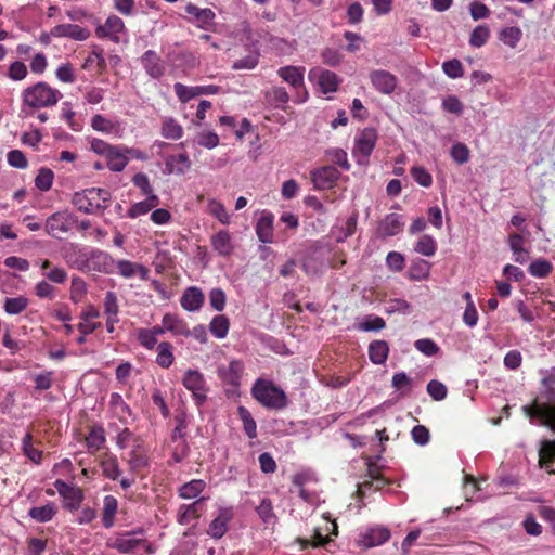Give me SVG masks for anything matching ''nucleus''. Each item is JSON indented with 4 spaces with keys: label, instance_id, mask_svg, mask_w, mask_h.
I'll return each mask as SVG.
<instances>
[{
    "label": "nucleus",
    "instance_id": "obj_1",
    "mask_svg": "<svg viewBox=\"0 0 555 555\" xmlns=\"http://www.w3.org/2000/svg\"><path fill=\"white\" fill-rule=\"evenodd\" d=\"M22 113L29 115L28 109H40L55 106L63 98L60 90L46 81L36 82L22 91Z\"/></svg>",
    "mask_w": 555,
    "mask_h": 555
},
{
    "label": "nucleus",
    "instance_id": "obj_2",
    "mask_svg": "<svg viewBox=\"0 0 555 555\" xmlns=\"http://www.w3.org/2000/svg\"><path fill=\"white\" fill-rule=\"evenodd\" d=\"M112 199L108 190L102 188H90L75 192L72 203L78 210L88 215L103 214Z\"/></svg>",
    "mask_w": 555,
    "mask_h": 555
},
{
    "label": "nucleus",
    "instance_id": "obj_3",
    "mask_svg": "<svg viewBox=\"0 0 555 555\" xmlns=\"http://www.w3.org/2000/svg\"><path fill=\"white\" fill-rule=\"evenodd\" d=\"M251 396L271 410H283L289 403L285 391L269 379L258 378L251 387Z\"/></svg>",
    "mask_w": 555,
    "mask_h": 555
},
{
    "label": "nucleus",
    "instance_id": "obj_4",
    "mask_svg": "<svg viewBox=\"0 0 555 555\" xmlns=\"http://www.w3.org/2000/svg\"><path fill=\"white\" fill-rule=\"evenodd\" d=\"M91 151L106 157V166L111 171L121 172L128 165L129 158L124 145H112L102 139L91 141Z\"/></svg>",
    "mask_w": 555,
    "mask_h": 555
},
{
    "label": "nucleus",
    "instance_id": "obj_5",
    "mask_svg": "<svg viewBox=\"0 0 555 555\" xmlns=\"http://www.w3.org/2000/svg\"><path fill=\"white\" fill-rule=\"evenodd\" d=\"M377 132L374 128H364L354 140L352 155L357 157L359 165L367 164L369 157L375 149Z\"/></svg>",
    "mask_w": 555,
    "mask_h": 555
},
{
    "label": "nucleus",
    "instance_id": "obj_6",
    "mask_svg": "<svg viewBox=\"0 0 555 555\" xmlns=\"http://www.w3.org/2000/svg\"><path fill=\"white\" fill-rule=\"evenodd\" d=\"M184 387L193 395V399L197 406L203 405L207 400L208 387L204 375L196 370H188L182 378Z\"/></svg>",
    "mask_w": 555,
    "mask_h": 555
},
{
    "label": "nucleus",
    "instance_id": "obj_7",
    "mask_svg": "<svg viewBox=\"0 0 555 555\" xmlns=\"http://www.w3.org/2000/svg\"><path fill=\"white\" fill-rule=\"evenodd\" d=\"M85 272L109 274L115 271V260L105 251L89 247Z\"/></svg>",
    "mask_w": 555,
    "mask_h": 555
},
{
    "label": "nucleus",
    "instance_id": "obj_8",
    "mask_svg": "<svg viewBox=\"0 0 555 555\" xmlns=\"http://www.w3.org/2000/svg\"><path fill=\"white\" fill-rule=\"evenodd\" d=\"M88 251L89 246H80L78 244L69 243L62 247L61 256L69 268L85 272Z\"/></svg>",
    "mask_w": 555,
    "mask_h": 555
},
{
    "label": "nucleus",
    "instance_id": "obj_9",
    "mask_svg": "<svg viewBox=\"0 0 555 555\" xmlns=\"http://www.w3.org/2000/svg\"><path fill=\"white\" fill-rule=\"evenodd\" d=\"M143 533L144 530L142 528L119 533L115 539L108 542V546L121 554H130L141 544L145 543V539L135 538L137 534Z\"/></svg>",
    "mask_w": 555,
    "mask_h": 555
},
{
    "label": "nucleus",
    "instance_id": "obj_10",
    "mask_svg": "<svg viewBox=\"0 0 555 555\" xmlns=\"http://www.w3.org/2000/svg\"><path fill=\"white\" fill-rule=\"evenodd\" d=\"M75 221L74 215L67 211H59L47 219L46 231L50 236L60 238L62 234L67 233L72 229Z\"/></svg>",
    "mask_w": 555,
    "mask_h": 555
},
{
    "label": "nucleus",
    "instance_id": "obj_11",
    "mask_svg": "<svg viewBox=\"0 0 555 555\" xmlns=\"http://www.w3.org/2000/svg\"><path fill=\"white\" fill-rule=\"evenodd\" d=\"M522 411L531 421L537 418L540 425L555 431V405L538 404L534 402L532 405H524Z\"/></svg>",
    "mask_w": 555,
    "mask_h": 555
},
{
    "label": "nucleus",
    "instance_id": "obj_12",
    "mask_svg": "<svg viewBox=\"0 0 555 555\" xmlns=\"http://www.w3.org/2000/svg\"><path fill=\"white\" fill-rule=\"evenodd\" d=\"M373 88L385 95L392 94L398 87V78L385 69H374L369 75Z\"/></svg>",
    "mask_w": 555,
    "mask_h": 555
},
{
    "label": "nucleus",
    "instance_id": "obj_13",
    "mask_svg": "<svg viewBox=\"0 0 555 555\" xmlns=\"http://www.w3.org/2000/svg\"><path fill=\"white\" fill-rule=\"evenodd\" d=\"M54 487L57 490L59 494L64 500V507L68 511H76L79 508L82 500L83 492L80 488L68 485L64 480L57 479L54 482Z\"/></svg>",
    "mask_w": 555,
    "mask_h": 555
},
{
    "label": "nucleus",
    "instance_id": "obj_14",
    "mask_svg": "<svg viewBox=\"0 0 555 555\" xmlns=\"http://www.w3.org/2000/svg\"><path fill=\"white\" fill-rule=\"evenodd\" d=\"M124 31H126L124 21L114 14L109 15L105 20L104 24H101L95 28V35L99 38H107L115 43L120 41L119 35Z\"/></svg>",
    "mask_w": 555,
    "mask_h": 555
},
{
    "label": "nucleus",
    "instance_id": "obj_15",
    "mask_svg": "<svg viewBox=\"0 0 555 555\" xmlns=\"http://www.w3.org/2000/svg\"><path fill=\"white\" fill-rule=\"evenodd\" d=\"M173 90L178 99L182 103H186L199 95L217 94L220 91V87L215 85L188 87L181 82H176Z\"/></svg>",
    "mask_w": 555,
    "mask_h": 555
},
{
    "label": "nucleus",
    "instance_id": "obj_16",
    "mask_svg": "<svg viewBox=\"0 0 555 555\" xmlns=\"http://www.w3.org/2000/svg\"><path fill=\"white\" fill-rule=\"evenodd\" d=\"M140 63L152 79H160L165 75L166 64L154 50L145 51L140 57Z\"/></svg>",
    "mask_w": 555,
    "mask_h": 555
},
{
    "label": "nucleus",
    "instance_id": "obj_17",
    "mask_svg": "<svg viewBox=\"0 0 555 555\" xmlns=\"http://www.w3.org/2000/svg\"><path fill=\"white\" fill-rule=\"evenodd\" d=\"M185 12L190 15L189 22L202 29H209L215 24L216 14L209 8L201 9L193 3L185 7Z\"/></svg>",
    "mask_w": 555,
    "mask_h": 555
},
{
    "label": "nucleus",
    "instance_id": "obj_18",
    "mask_svg": "<svg viewBox=\"0 0 555 555\" xmlns=\"http://www.w3.org/2000/svg\"><path fill=\"white\" fill-rule=\"evenodd\" d=\"M404 219L399 214H388L382 219L377 225L378 237L386 238L398 235L403 231Z\"/></svg>",
    "mask_w": 555,
    "mask_h": 555
},
{
    "label": "nucleus",
    "instance_id": "obj_19",
    "mask_svg": "<svg viewBox=\"0 0 555 555\" xmlns=\"http://www.w3.org/2000/svg\"><path fill=\"white\" fill-rule=\"evenodd\" d=\"M389 539V529L383 526H376L366 529L360 534L359 544L365 548H371L386 543Z\"/></svg>",
    "mask_w": 555,
    "mask_h": 555
},
{
    "label": "nucleus",
    "instance_id": "obj_20",
    "mask_svg": "<svg viewBox=\"0 0 555 555\" xmlns=\"http://www.w3.org/2000/svg\"><path fill=\"white\" fill-rule=\"evenodd\" d=\"M340 173L333 166H323L311 172V180L319 190H326L338 180Z\"/></svg>",
    "mask_w": 555,
    "mask_h": 555
},
{
    "label": "nucleus",
    "instance_id": "obj_21",
    "mask_svg": "<svg viewBox=\"0 0 555 555\" xmlns=\"http://www.w3.org/2000/svg\"><path fill=\"white\" fill-rule=\"evenodd\" d=\"M205 301L203 291L197 286H189L184 289L181 298V307L189 312L199 311Z\"/></svg>",
    "mask_w": 555,
    "mask_h": 555
},
{
    "label": "nucleus",
    "instance_id": "obj_22",
    "mask_svg": "<svg viewBox=\"0 0 555 555\" xmlns=\"http://www.w3.org/2000/svg\"><path fill=\"white\" fill-rule=\"evenodd\" d=\"M310 75L317 78V83L323 93L335 92L341 81L334 72L328 69L315 68Z\"/></svg>",
    "mask_w": 555,
    "mask_h": 555
},
{
    "label": "nucleus",
    "instance_id": "obj_23",
    "mask_svg": "<svg viewBox=\"0 0 555 555\" xmlns=\"http://www.w3.org/2000/svg\"><path fill=\"white\" fill-rule=\"evenodd\" d=\"M273 221L272 212L263 210L256 223V234L261 243L268 244L273 241Z\"/></svg>",
    "mask_w": 555,
    "mask_h": 555
},
{
    "label": "nucleus",
    "instance_id": "obj_24",
    "mask_svg": "<svg viewBox=\"0 0 555 555\" xmlns=\"http://www.w3.org/2000/svg\"><path fill=\"white\" fill-rule=\"evenodd\" d=\"M212 249L220 256L228 257L234 251L232 236L228 230H220L210 238Z\"/></svg>",
    "mask_w": 555,
    "mask_h": 555
},
{
    "label": "nucleus",
    "instance_id": "obj_25",
    "mask_svg": "<svg viewBox=\"0 0 555 555\" xmlns=\"http://www.w3.org/2000/svg\"><path fill=\"white\" fill-rule=\"evenodd\" d=\"M232 517L231 508H221L219 515L210 522L207 533L214 539H221L228 531V524Z\"/></svg>",
    "mask_w": 555,
    "mask_h": 555
},
{
    "label": "nucleus",
    "instance_id": "obj_26",
    "mask_svg": "<svg viewBox=\"0 0 555 555\" xmlns=\"http://www.w3.org/2000/svg\"><path fill=\"white\" fill-rule=\"evenodd\" d=\"M51 35L54 37H68L75 40H86L90 33L88 29L77 24H60L52 28Z\"/></svg>",
    "mask_w": 555,
    "mask_h": 555
},
{
    "label": "nucleus",
    "instance_id": "obj_27",
    "mask_svg": "<svg viewBox=\"0 0 555 555\" xmlns=\"http://www.w3.org/2000/svg\"><path fill=\"white\" fill-rule=\"evenodd\" d=\"M244 372V363L241 360H232L227 367H219L218 373L223 382L232 386H238Z\"/></svg>",
    "mask_w": 555,
    "mask_h": 555
},
{
    "label": "nucleus",
    "instance_id": "obj_28",
    "mask_svg": "<svg viewBox=\"0 0 555 555\" xmlns=\"http://www.w3.org/2000/svg\"><path fill=\"white\" fill-rule=\"evenodd\" d=\"M167 175H183L191 168V160L188 154L168 155L165 159Z\"/></svg>",
    "mask_w": 555,
    "mask_h": 555
},
{
    "label": "nucleus",
    "instance_id": "obj_29",
    "mask_svg": "<svg viewBox=\"0 0 555 555\" xmlns=\"http://www.w3.org/2000/svg\"><path fill=\"white\" fill-rule=\"evenodd\" d=\"M205 498H201L191 504H183L180 506L177 521L180 525H188L192 519H198L201 516V508Z\"/></svg>",
    "mask_w": 555,
    "mask_h": 555
},
{
    "label": "nucleus",
    "instance_id": "obj_30",
    "mask_svg": "<svg viewBox=\"0 0 555 555\" xmlns=\"http://www.w3.org/2000/svg\"><path fill=\"white\" fill-rule=\"evenodd\" d=\"M162 323L165 328L173 335L184 337L191 336V331L189 330L188 324L176 314L166 313L163 317Z\"/></svg>",
    "mask_w": 555,
    "mask_h": 555
},
{
    "label": "nucleus",
    "instance_id": "obj_31",
    "mask_svg": "<svg viewBox=\"0 0 555 555\" xmlns=\"http://www.w3.org/2000/svg\"><path fill=\"white\" fill-rule=\"evenodd\" d=\"M305 68L298 66H283L279 68L278 75L293 88H299L304 85Z\"/></svg>",
    "mask_w": 555,
    "mask_h": 555
},
{
    "label": "nucleus",
    "instance_id": "obj_32",
    "mask_svg": "<svg viewBox=\"0 0 555 555\" xmlns=\"http://www.w3.org/2000/svg\"><path fill=\"white\" fill-rule=\"evenodd\" d=\"M389 354V346L385 340H374L369 346V358L374 364H383Z\"/></svg>",
    "mask_w": 555,
    "mask_h": 555
},
{
    "label": "nucleus",
    "instance_id": "obj_33",
    "mask_svg": "<svg viewBox=\"0 0 555 555\" xmlns=\"http://www.w3.org/2000/svg\"><path fill=\"white\" fill-rule=\"evenodd\" d=\"M55 505L51 502L43 506H34L28 512V516L38 522H48L55 516Z\"/></svg>",
    "mask_w": 555,
    "mask_h": 555
},
{
    "label": "nucleus",
    "instance_id": "obj_34",
    "mask_svg": "<svg viewBox=\"0 0 555 555\" xmlns=\"http://www.w3.org/2000/svg\"><path fill=\"white\" fill-rule=\"evenodd\" d=\"M357 220H358L357 214H353L352 216L347 218L344 225L336 227L333 230V234H334L337 243L345 242L348 237H350L356 232Z\"/></svg>",
    "mask_w": 555,
    "mask_h": 555
},
{
    "label": "nucleus",
    "instance_id": "obj_35",
    "mask_svg": "<svg viewBox=\"0 0 555 555\" xmlns=\"http://www.w3.org/2000/svg\"><path fill=\"white\" fill-rule=\"evenodd\" d=\"M553 270V263L543 258L535 259L528 267L529 274L537 279H544L548 276Z\"/></svg>",
    "mask_w": 555,
    "mask_h": 555
},
{
    "label": "nucleus",
    "instance_id": "obj_36",
    "mask_svg": "<svg viewBox=\"0 0 555 555\" xmlns=\"http://www.w3.org/2000/svg\"><path fill=\"white\" fill-rule=\"evenodd\" d=\"M206 483L202 479H193L189 482L183 483L179 488V495L182 499H194L198 496L205 489Z\"/></svg>",
    "mask_w": 555,
    "mask_h": 555
},
{
    "label": "nucleus",
    "instance_id": "obj_37",
    "mask_svg": "<svg viewBox=\"0 0 555 555\" xmlns=\"http://www.w3.org/2000/svg\"><path fill=\"white\" fill-rule=\"evenodd\" d=\"M237 414L243 423V429L249 439L257 437V424L251 413L243 405L237 408Z\"/></svg>",
    "mask_w": 555,
    "mask_h": 555
},
{
    "label": "nucleus",
    "instance_id": "obj_38",
    "mask_svg": "<svg viewBox=\"0 0 555 555\" xmlns=\"http://www.w3.org/2000/svg\"><path fill=\"white\" fill-rule=\"evenodd\" d=\"M229 327V319L223 314L214 317L209 323L210 333L218 339H222L228 335Z\"/></svg>",
    "mask_w": 555,
    "mask_h": 555
},
{
    "label": "nucleus",
    "instance_id": "obj_39",
    "mask_svg": "<svg viewBox=\"0 0 555 555\" xmlns=\"http://www.w3.org/2000/svg\"><path fill=\"white\" fill-rule=\"evenodd\" d=\"M266 100L275 107L283 108L289 101V95L284 87H272L266 91Z\"/></svg>",
    "mask_w": 555,
    "mask_h": 555
},
{
    "label": "nucleus",
    "instance_id": "obj_40",
    "mask_svg": "<svg viewBox=\"0 0 555 555\" xmlns=\"http://www.w3.org/2000/svg\"><path fill=\"white\" fill-rule=\"evenodd\" d=\"M172 349V345L168 341H163L157 346L156 363L160 367L168 369L173 363Z\"/></svg>",
    "mask_w": 555,
    "mask_h": 555
},
{
    "label": "nucleus",
    "instance_id": "obj_41",
    "mask_svg": "<svg viewBox=\"0 0 555 555\" xmlns=\"http://www.w3.org/2000/svg\"><path fill=\"white\" fill-rule=\"evenodd\" d=\"M117 512V500L112 495L104 498L102 522L105 528H111L114 525L115 515Z\"/></svg>",
    "mask_w": 555,
    "mask_h": 555
},
{
    "label": "nucleus",
    "instance_id": "obj_42",
    "mask_svg": "<svg viewBox=\"0 0 555 555\" xmlns=\"http://www.w3.org/2000/svg\"><path fill=\"white\" fill-rule=\"evenodd\" d=\"M430 263L424 259H417L412 262L409 271V278L412 281L426 280L429 276Z\"/></svg>",
    "mask_w": 555,
    "mask_h": 555
},
{
    "label": "nucleus",
    "instance_id": "obj_43",
    "mask_svg": "<svg viewBox=\"0 0 555 555\" xmlns=\"http://www.w3.org/2000/svg\"><path fill=\"white\" fill-rule=\"evenodd\" d=\"M522 37V31L517 26L502 28L499 33V39L509 48H515Z\"/></svg>",
    "mask_w": 555,
    "mask_h": 555
},
{
    "label": "nucleus",
    "instance_id": "obj_44",
    "mask_svg": "<svg viewBox=\"0 0 555 555\" xmlns=\"http://www.w3.org/2000/svg\"><path fill=\"white\" fill-rule=\"evenodd\" d=\"M162 135L169 140H179L183 135V129L173 118H166L162 125Z\"/></svg>",
    "mask_w": 555,
    "mask_h": 555
},
{
    "label": "nucleus",
    "instance_id": "obj_45",
    "mask_svg": "<svg viewBox=\"0 0 555 555\" xmlns=\"http://www.w3.org/2000/svg\"><path fill=\"white\" fill-rule=\"evenodd\" d=\"M414 250L423 256L431 257L437 250V243L430 235L424 234L418 238Z\"/></svg>",
    "mask_w": 555,
    "mask_h": 555
},
{
    "label": "nucleus",
    "instance_id": "obj_46",
    "mask_svg": "<svg viewBox=\"0 0 555 555\" xmlns=\"http://www.w3.org/2000/svg\"><path fill=\"white\" fill-rule=\"evenodd\" d=\"M176 426L171 434V440L177 442L179 440H185L186 428H188V416L185 412H180L175 416Z\"/></svg>",
    "mask_w": 555,
    "mask_h": 555
},
{
    "label": "nucleus",
    "instance_id": "obj_47",
    "mask_svg": "<svg viewBox=\"0 0 555 555\" xmlns=\"http://www.w3.org/2000/svg\"><path fill=\"white\" fill-rule=\"evenodd\" d=\"M256 512L258 516L261 518V520L269 525L273 524L276 520V516L273 512L272 502L268 498H263L260 502V504L256 507Z\"/></svg>",
    "mask_w": 555,
    "mask_h": 555
},
{
    "label": "nucleus",
    "instance_id": "obj_48",
    "mask_svg": "<svg viewBox=\"0 0 555 555\" xmlns=\"http://www.w3.org/2000/svg\"><path fill=\"white\" fill-rule=\"evenodd\" d=\"M208 212L216 217L222 224L230 223V215L228 214L224 205L217 199H209L207 204Z\"/></svg>",
    "mask_w": 555,
    "mask_h": 555
},
{
    "label": "nucleus",
    "instance_id": "obj_49",
    "mask_svg": "<svg viewBox=\"0 0 555 555\" xmlns=\"http://www.w3.org/2000/svg\"><path fill=\"white\" fill-rule=\"evenodd\" d=\"M490 37V29L487 25H478L474 28L469 37V44L474 48H480L486 44Z\"/></svg>",
    "mask_w": 555,
    "mask_h": 555
},
{
    "label": "nucleus",
    "instance_id": "obj_50",
    "mask_svg": "<svg viewBox=\"0 0 555 555\" xmlns=\"http://www.w3.org/2000/svg\"><path fill=\"white\" fill-rule=\"evenodd\" d=\"M87 447L92 452H95L102 448L105 442L104 429L102 427H93L87 439Z\"/></svg>",
    "mask_w": 555,
    "mask_h": 555
},
{
    "label": "nucleus",
    "instance_id": "obj_51",
    "mask_svg": "<svg viewBox=\"0 0 555 555\" xmlns=\"http://www.w3.org/2000/svg\"><path fill=\"white\" fill-rule=\"evenodd\" d=\"M53 179H54L53 171L49 168L42 167L39 169L38 175L35 179V185L40 191H43V192L49 191L52 186Z\"/></svg>",
    "mask_w": 555,
    "mask_h": 555
},
{
    "label": "nucleus",
    "instance_id": "obj_52",
    "mask_svg": "<svg viewBox=\"0 0 555 555\" xmlns=\"http://www.w3.org/2000/svg\"><path fill=\"white\" fill-rule=\"evenodd\" d=\"M325 155L327 156L328 160L338 165L341 169L346 171L350 169V164L348 162L347 153L345 150L339 147L330 149L325 152Z\"/></svg>",
    "mask_w": 555,
    "mask_h": 555
},
{
    "label": "nucleus",
    "instance_id": "obj_53",
    "mask_svg": "<svg viewBox=\"0 0 555 555\" xmlns=\"http://www.w3.org/2000/svg\"><path fill=\"white\" fill-rule=\"evenodd\" d=\"M412 178L423 188H429L433 184V177L423 166H413L410 169Z\"/></svg>",
    "mask_w": 555,
    "mask_h": 555
},
{
    "label": "nucleus",
    "instance_id": "obj_54",
    "mask_svg": "<svg viewBox=\"0 0 555 555\" xmlns=\"http://www.w3.org/2000/svg\"><path fill=\"white\" fill-rule=\"evenodd\" d=\"M28 300L23 297L5 298L4 310L8 314H18L26 309Z\"/></svg>",
    "mask_w": 555,
    "mask_h": 555
},
{
    "label": "nucleus",
    "instance_id": "obj_55",
    "mask_svg": "<svg viewBox=\"0 0 555 555\" xmlns=\"http://www.w3.org/2000/svg\"><path fill=\"white\" fill-rule=\"evenodd\" d=\"M386 322L383 318L377 315H369L358 325V328L363 332H378L385 328Z\"/></svg>",
    "mask_w": 555,
    "mask_h": 555
},
{
    "label": "nucleus",
    "instance_id": "obj_56",
    "mask_svg": "<svg viewBox=\"0 0 555 555\" xmlns=\"http://www.w3.org/2000/svg\"><path fill=\"white\" fill-rule=\"evenodd\" d=\"M225 293L220 287H215L209 292V305L214 310L222 311L225 307Z\"/></svg>",
    "mask_w": 555,
    "mask_h": 555
},
{
    "label": "nucleus",
    "instance_id": "obj_57",
    "mask_svg": "<svg viewBox=\"0 0 555 555\" xmlns=\"http://www.w3.org/2000/svg\"><path fill=\"white\" fill-rule=\"evenodd\" d=\"M23 450L25 455L34 463L39 464L42 459V452L33 447V437L30 434H26L23 438Z\"/></svg>",
    "mask_w": 555,
    "mask_h": 555
},
{
    "label": "nucleus",
    "instance_id": "obj_58",
    "mask_svg": "<svg viewBox=\"0 0 555 555\" xmlns=\"http://www.w3.org/2000/svg\"><path fill=\"white\" fill-rule=\"evenodd\" d=\"M427 392L435 401H441L447 397L448 389L444 384L437 379H431L427 384Z\"/></svg>",
    "mask_w": 555,
    "mask_h": 555
},
{
    "label": "nucleus",
    "instance_id": "obj_59",
    "mask_svg": "<svg viewBox=\"0 0 555 555\" xmlns=\"http://www.w3.org/2000/svg\"><path fill=\"white\" fill-rule=\"evenodd\" d=\"M442 70L449 78L452 79L460 78L464 74L463 65L457 59L443 62Z\"/></svg>",
    "mask_w": 555,
    "mask_h": 555
},
{
    "label": "nucleus",
    "instance_id": "obj_60",
    "mask_svg": "<svg viewBox=\"0 0 555 555\" xmlns=\"http://www.w3.org/2000/svg\"><path fill=\"white\" fill-rule=\"evenodd\" d=\"M450 155L456 164L463 165L469 159V150L464 143H455L451 147Z\"/></svg>",
    "mask_w": 555,
    "mask_h": 555
},
{
    "label": "nucleus",
    "instance_id": "obj_61",
    "mask_svg": "<svg viewBox=\"0 0 555 555\" xmlns=\"http://www.w3.org/2000/svg\"><path fill=\"white\" fill-rule=\"evenodd\" d=\"M259 63V54L258 53H249L248 55L240 59V60H236L233 65H232V68L235 69V70H241V69H254Z\"/></svg>",
    "mask_w": 555,
    "mask_h": 555
},
{
    "label": "nucleus",
    "instance_id": "obj_62",
    "mask_svg": "<svg viewBox=\"0 0 555 555\" xmlns=\"http://www.w3.org/2000/svg\"><path fill=\"white\" fill-rule=\"evenodd\" d=\"M101 466L104 476L112 480H116L121 474L116 457H109L106 461H103Z\"/></svg>",
    "mask_w": 555,
    "mask_h": 555
},
{
    "label": "nucleus",
    "instance_id": "obj_63",
    "mask_svg": "<svg viewBox=\"0 0 555 555\" xmlns=\"http://www.w3.org/2000/svg\"><path fill=\"white\" fill-rule=\"evenodd\" d=\"M87 293V284L86 282L79 278L74 276L72 279V285H70V298L74 301H79Z\"/></svg>",
    "mask_w": 555,
    "mask_h": 555
},
{
    "label": "nucleus",
    "instance_id": "obj_64",
    "mask_svg": "<svg viewBox=\"0 0 555 555\" xmlns=\"http://www.w3.org/2000/svg\"><path fill=\"white\" fill-rule=\"evenodd\" d=\"M540 462L555 459V440H543L539 449Z\"/></svg>",
    "mask_w": 555,
    "mask_h": 555
}]
</instances>
